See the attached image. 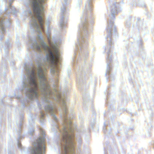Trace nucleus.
I'll list each match as a JSON object with an SVG mask.
<instances>
[{
    "label": "nucleus",
    "instance_id": "obj_6",
    "mask_svg": "<svg viewBox=\"0 0 154 154\" xmlns=\"http://www.w3.org/2000/svg\"><path fill=\"white\" fill-rule=\"evenodd\" d=\"M45 73V72H44L43 71L41 68L38 69V74L39 78L41 80H43L46 83L47 81L46 80Z\"/></svg>",
    "mask_w": 154,
    "mask_h": 154
},
{
    "label": "nucleus",
    "instance_id": "obj_7",
    "mask_svg": "<svg viewBox=\"0 0 154 154\" xmlns=\"http://www.w3.org/2000/svg\"><path fill=\"white\" fill-rule=\"evenodd\" d=\"M47 86H46V88H45V90L46 92H47L48 91H49L50 92L49 94H51L50 92V91L49 90V87L48 85V84L47 83Z\"/></svg>",
    "mask_w": 154,
    "mask_h": 154
},
{
    "label": "nucleus",
    "instance_id": "obj_3",
    "mask_svg": "<svg viewBox=\"0 0 154 154\" xmlns=\"http://www.w3.org/2000/svg\"><path fill=\"white\" fill-rule=\"evenodd\" d=\"M42 47L44 50L48 51L49 53L46 55L48 61L52 64L57 65L60 57V54L57 50L54 49L53 52L50 48L44 43L42 44Z\"/></svg>",
    "mask_w": 154,
    "mask_h": 154
},
{
    "label": "nucleus",
    "instance_id": "obj_2",
    "mask_svg": "<svg viewBox=\"0 0 154 154\" xmlns=\"http://www.w3.org/2000/svg\"><path fill=\"white\" fill-rule=\"evenodd\" d=\"M64 131L63 140L66 143L64 147L65 154H70L73 152L74 148L73 142V133L71 130L67 131L64 130Z\"/></svg>",
    "mask_w": 154,
    "mask_h": 154
},
{
    "label": "nucleus",
    "instance_id": "obj_4",
    "mask_svg": "<svg viewBox=\"0 0 154 154\" xmlns=\"http://www.w3.org/2000/svg\"><path fill=\"white\" fill-rule=\"evenodd\" d=\"M36 79L35 70H33L31 73L30 80V84L31 87L29 89V92L31 94V97L32 98L36 97L38 96L37 92V85L36 82Z\"/></svg>",
    "mask_w": 154,
    "mask_h": 154
},
{
    "label": "nucleus",
    "instance_id": "obj_1",
    "mask_svg": "<svg viewBox=\"0 0 154 154\" xmlns=\"http://www.w3.org/2000/svg\"><path fill=\"white\" fill-rule=\"evenodd\" d=\"M45 0H32V6L34 14L36 15L39 21L40 28L43 31L44 22L42 18L44 14L43 4Z\"/></svg>",
    "mask_w": 154,
    "mask_h": 154
},
{
    "label": "nucleus",
    "instance_id": "obj_5",
    "mask_svg": "<svg viewBox=\"0 0 154 154\" xmlns=\"http://www.w3.org/2000/svg\"><path fill=\"white\" fill-rule=\"evenodd\" d=\"M38 140V147L35 150L34 154H42V151L45 148L44 138L40 137Z\"/></svg>",
    "mask_w": 154,
    "mask_h": 154
},
{
    "label": "nucleus",
    "instance_id": "obj_8",
    "mask_svg": "<svg viewBox=\"0 0 154 154\" xmlns=\"http://www.w3.org/2000/svg\"><path fill=\"white\" fill-rule=\"evenodd\" d=\"M49 42L50 44H51L50 42V41H49Z\"/></svg>",
    "mask_w": 154,
    "mask_h": 154
}]
</instances>
